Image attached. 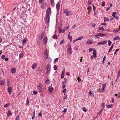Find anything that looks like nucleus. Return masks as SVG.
I'll return each instance as SVG.
<instances>
[{"mask_svg": "<svg viewBox=\"0 0 120 120\" xmlns=\"http://www.w3.org/2000/svg\"><path fill=\"white\" fill-rule=\"evenodd\" d=\"M93 55H96V51L94 49L93 50Z\"/></svg>", "mask_w": 120, "mask_h": 120, "instance_id": "nucleus-28", "label": "nucleus"}, {"mask_svg": "<svg viewBox=\"0 0 120 120\" xmlns=\"http://www.w3.org/2000/svg\"><path fill=\"white\" fill-rule=\"evenodd\" d=\"M92 26L94 27H95L96 26V24L95 23H93L92 24Z\"/></svg>", "mask_w": 120, "mask_h": 120, "instance_id": "nucleus-57", "label": "nucleus"}, {"mask_svg": "<svg viewBox=\"0 0 120 120\" xmlns=\"http://www.w3.org/2000/svg\"><path fill=\"white\" fill-rule=\"evenodd\" d=\"M12 113H11V111L10 110H9L7 113V115L8 117H9V116H12Z\"/></svg>", "mask_w": 120, "mask_h": 120, "instance_id": "nucleus-12", "label": "nucleus"}, {"mask_svg": "<svg viewBox=\"0 0 120 120\" xmlns=\"http://www.w3.org/2000/svg\"><path fill=\"white\" fill-rule=\"evenodd\" d=\"M120 71H119L117 75L120 76Z\"/></svg>", "mask_w": 120, "mask_h": 120, "instance_id": "nucleus-64", "label": "nucleus"}, {"mask_svg": "<svg viewBox=\"0 0 120 120\" xmlns=\"http://www.w3.org/2000/svg\"><path fill=\"white\" fill-rule=\"evenodd\" d=\"M47 41V38L46 36H45L43 38V41L44 43L46 44Z\"/></svg>", "mask_w": 120, "mask_h": 120, "instance_id": "nucleus-7", "label": "nucleus"}, {"mask_svg": "<svg viewBox=\"0 0 120 120\" xmlns=\"http://www.w3.org/2000/svg\"><path fill=\"white\" fill-rule=\"evenodd\" d=\"M50 70H48V69H47L46 70V73L47 74L49 75L50 73Z\"/></svg>", "mask_w": 120, "mask_h": 120, "instance_id": "nucleus-34", "label": "nucleus"}, {"mask_svg": "<svg viewBox=\"0 0 120 120\" xmlns=\"http://www.w3.org/2000/svg\"><path fill=\"white\" fill-rule=\"evenodd\" d=\"M113 44L111 46V47L109 49V50L108 52V53H109V52H110L111 51L112 49L113 48Z\"/></svg>", "mask_w": 120, "mask_h": 120, "instance_id": "nucleus-25", "label": "nucleus"}, {"mask_svg": "<svg viewBox=\"0 0 120 120\" xmlns=\"http://www.w3.org/2000/svg\"><path fill=\"white\" fill-rule=\"evenodd\" d=\"M87 43L88 44H91L92 43V41L90 40L87 41Z\"/></svg>", "mask_w": 120, "mask_h": 120, "instance_id": "nucleus-30", "label": "nucleus"}, {"mask_svg": "<svg viewBox=\"0 0 120 120\" xmlns=\"http://www.w3.org/2000/svg\"><path fill=\"white\" fill-rule=\"evenodd\" d=\"M67 111V109L66 108L64 110L62 111V112H66Z\"/></svg>", "mask_w": 120, "mask_h": 120, "instance_id": "nucleus-58", "label": "nucleus"}, {"mask_svg": "<svg viewBox=\"0 0 120 120\" xmlns=\"http://www.w3.org/2000/svg\"><path fill=\"white\" fill-rule=\"evenodd\" d=\"M58 58H56L54 60V63L55 64L56 62L58 61Z\"/></svg>", "mask_w": 120, "mask_h": 120, "instance_id": "nucleus-44", "label": "nucleus"}, {"mask_svg": "<svg viewBox=\"0 0 120 120\" xmlns=\"http://www.w3.org/2000/svg\"><path fill=\"white\" fill-rule=\"evenodd\" d=\"M105 1H103L102 3L101 4V5L102 6H105Z\"/></svg>", "mask_w": 120, "mask_h": 120, "instance_id": "nucleus-48", "label": "nucleus"}, {"mask_svg": "<svg viewBox=\"0 0 120 120\" xmlns=\"http://www.w3.org/2000/svg\"><path fill=\"white\" fill-rule=\"evenodd\" d=\"M87 9L88 10L91 9V7L90 6H89L87 8Z\"/></svg>", "mask_w": 120, "mask_h": 120, "instance_id": "nucleus-62", "label": "nucleus"}, {"mask_svg": "<svg viewBox=\"0 0 120 120\" xmlns=\"http://www.w3.org/2000/svg\"><path fill=\"white\" fill-rule=\"evenodd\" d=\"M65 72V70H63L62 72V74H61V78L63 79L64 78V73Z\"/></svg>", "mask_w": 120, "mask_h": 120, "instance_id": "nucleus-13", "label": "nucleus"}, {"mask_svg": "<svg viewBox=\"0 0 120 120\" xmlns=\"http://www.w3.org/2000/svg\"><path fill=\"white\" fill-rule=\"evenodd\" d=\"M48 90L49 92L50 93H51L52 92V91L53 90V89L52 88L49 87L48 88Z\"/></svg>", "mask_w": 120, "mask_h": 120, "instance_id": "nucleus-18", "label": "nucleus"}, {"mask_svg": "<svg viewBox=\"0 0 120 120\" xmlns=\"http://www.w3.org/2000/svg\"><path fill=\"white\" fill-rule=\"evenodd\" d=\"M43 85L42 84H39L37 86L39 92H41L42 90Z\"/></svg>", "mask_w": 120, "mask_h": 120, "instance_id": "nucleus-4", "label": "nucleus"}, {"mask_svg": "<svg viewBox=\"0 0 120 120\" xmlns=\"http://www.w3.org/2000/svg\"><path fill=\"white\" fill-rule=\"evenodd\" d=\"M68 47L67 49L68 53L69 55H71L72 53V51L71 50V46L70 44L68 45Z\"/></svg>", "mask_w": 120, "mask_h": 120, "instance_id": "nucleus-3", "label": "nucleus"}, {"mask_svg": "<svg viewBox=\"0 0 120 120\" xmlns=\"http://www.w3.org/2000/svg\"><path fill=\"white\" fill-rule=\"evenodd\" d=\"M57 66H56V65H54V66L53 68L54 69V70H57Z\"/></svg>", "mask_w": 120, "mask_h": 120, "instance_id": "nucleus-41", "label": "nucleus"}, {"mask_svg": "<svg viewBox=\"0 0 120 120\" xmlns=\"http://www.w3.org/2000/svg\"><path fill=\"white\" fill-rule=\"evenodd\" d=\"M9 105V103H8L5 105L4 106V107H8Z\"/></svg>", "mask_w": 120, "mask_h": 120, "instance_id": "nucleus-39", "label": "nucleus"}, {"mask_svg": "<svg viewBox=\"0 0 120 120\" xmlns=\"http://www.w3.org/2000/svg\"><path fill=\"white\" fill-rule=\"evenodd\" d=\"M7 85L8 86H10V81L9 79L7 80Z\"/></svg>", "mask_w": 120, "mask_h": 120, "instance_id": "nucleus-20", "label": "nucleus"}, {"mask_svg": "<svg viewBox=\"0 0 120 120\" xmlns=\"http://www.w3.org/2000/svg\"><path fill=\"white\" fill-rule=\"evenodd\" d=\"M11 71L12 73H15L16 72V69L15 68H11Z\"/></svg>", "mask_w": 120, "mask_h": 120, "instance_id": "nucleus-9", "label": "nucleus"}, {"mask_svg": "<svg viewBox=\"0 0 120 120\" xmlns=\"http://www.w3.org/2000/svg\"><path fill=\"white\" fill-rule=\"evenodd\" d=\"M116 14V12H113L112 15V16H113V17H116V16H115V14Z\"/></svg>", "mask_w": 120, "mask_h": 120, "instance_id": "nucleus-40", "label": "nucleus"}, {"mask_svg": "<svg viewBox=\"0 0 120 120\" xmlns=\"http://www.w3.org/2000/svg\"><path fill=\"white\" fill-rule=\"evenodd\" d=\"M119 31L118 30H113V32L114 33H116Z\"/></svg>", "mask_w": 120, "mask_h": 120, "instance_id": "nucleus-46", "label": "nucleus"}, {"mask_svg": "<svg viewBox=\"0 0 120 120\" xmlns=\"http://www.w3.org/2000/svg\"><path fill=\"white\" fill-rule=\"evenodd\" d=\"M60 4L59 3H58L57 4L56 6V8L57 11H58L60 9Z\"/></svg>", "mask_w": 120, "mask_h": 120, "instance_id": "nucleus-11", "label": "nucleus"}, {"mask_svg": "<svg viewBox=\"0 0 120 120\" xmlns=\"http://www.w3.org/2000/svg\"><path fill=\"white\" fill-rule=\"evenodd\" d=\"M96 36H99L100 37H103L105 36V35L104 34H103L101 33H99L96 34Z\"/></svg>", "mask_w": 120, "mask_h": 120, "instance_id": "nucleus-10", "label": "nucleus"}, {"mask_svg": "<svg viewBox=\"0 0 120 120\" xmlns=\"http://www.w3.org/2000/svg\"><path fill=\"white\" fill-rule=\"evenodd\" d=\"M38 116H42V113L41 112H40L38 114Z\"/></svg>", "mask_w": 120, "mask_h": 120, "instance_id": "nucleus-51", "label": "nucleus"}, {"mask_svg": "<svg viewBox=\"0 0 120 120\" xmlns=\"http://www.w3.org/2000/svg\"><path fill=\"white\" fill-rule=\"evenodd\" d=\"M101 90V91H99V89H98V90L99 91L100 93L103 92H104L105 91V88H102V87Z\"/></svg>", "mask_w": 120, "mask_h": 120, "instance_id": "nucleus-22", "label": "nucleus"}, {"mask_svg": "<svg viewBox=\"0 0 120 120\" xmlns=\"http://www.w3.org/2000/svg\"><path fill=\"white\" fill-rule=\"evenodd\" d=\"M82 37L81 36L79 37L77 39H76V40H80L82 38Z\"/></svg>", "mask_w": 120, "mask_h": 120, "instance_id": "nucleus-43", "label": "nucleus"}, {"mask_svg": "<svg viewBox=\"0 0 120 120\" xmlns=\"http://www.w3.org/2000/svg\"><path fill=\"white\" fill-rule=\"evenodd\" d=\"M51 11L50 8L48 9L46 11L45 15V21L46 22L48 23L49 22L50 16L49 15L51 14Z\"/></svg>", "mask_w": 120, "mask_h": 120, "instance_id": "nucleus-1", "label": "nucleus"}, {"mask_svg": "<svg viewBox=\"0 0 120 120\" xmlns=\"http://www.w3.org/2000/svg\"><path fill=\"white\" fill-rule=\"evenodd\" d=\"M51 65L50 64H48L47 65V69L50 70L51 69Z\"/></svg>", "mask_w": 120, "mask_h": 120, "instance_id": "nucleus-17", "label": "nucleus"}, {"mask_svg": "<svg viewBox=\"0 0 120 120\" xmlns=\"http://www.w3.org/2000/svg\"><path fill=\"white\" fill-rule=\"evenodd\" d=\"M64 40H62L60 42V44L61 45L64 43Z\"/></svg>", "mask_w": 120, "mask_h": 120, "instance_id": "nucleus-45", "label": "nucleus"}, {"mask_svg": "<svg viewBox=\"0 0 120 120\" xmlns=\"http://www.w3.org/2000/svg\"><path fill=\"white\" fill-rule=\"evenodd\" d=\"M52 38L55 39H57L58 38V37L56 35H54L52 37Z\"/></svg>", "mask_w": 120, "mask_h": 120, "instance_id": "nucleus-33", "label": "nucleus"}, {"mask_svg": "<svg viewBox=\"0 0 120 120\" xmlns=\"http://www.w3.org/2000/svg\"><path fill=\"white\" fill-rule=\"evenodd\" d=\"M105 19V18H104V19ZM106 21H108L109 22V19L107 17L105 18V19L104 20V22H105Z\"/></svg>", "mask_w": 120, "mask_h": 120, "instance_id": "nucleus-38", "label": "nucleus"}, {"mask_svg": "<svg viewBox=\"0 0 120 120\" xmlns=\"http://www.w3.org/2000/svg\"><path fill=\"white\" fill-rule=\"evenodd\" d=\"M98 28L99 29H100V30H104V29L103 28V27H98Z\"/></svg>", "mask_w": 120, "mask_h": 120, "instance_id": "nucleus-29", "label": "nucleus"}, {"mask_svg": "<svg viewBox=\"0 0 120 120\" xmlns=\"http://www.w3.org/2000/svg\"><path fill=\"white\" fill-rule=\"evenodd\" d=\"M20 117L19 116H17L15 120H20Z\"/></svg>", "mask_w": 120, "mask_h": 120, "instance_id": "nucleus-32", "label": "nucleus"}, {"mask_svg": "<svg viewBox=\"0 0 120 120\" xmlns=\"http://www.w3.org/2000/svg\"><path fill=\"white\" fill-rule=\"evenodd\" d=\"M117 39H120V38L118 36H117L116 37H115L113 39V40L115 41Z\"/></svg>", "mask_w": 120, "mask_h": 120, "instance_id": "nucleus-24", "label": "nucleus"}, {"mask_svg": "<svg viewBox=\"0 0 120 120\" xmlns=\"http://www.w3.org/2000/svg\"><path fill=\"white\" fill-rule=\"evenodd\" d=\"M51 4L52 6L54 5V0H51Z\"/></svg>", "mask_w": 120, "mask_h": 120, "instance_id": "nucleus-21", "label": "nucleus"}, {"mask_svg": "<svg viewBox=\"0 0 120 120\" xmlns=\"http://www.w3.org/2000/svg\"><path fill=\"white\" fill-rule=\"evenodd\" d=\"M107 41H103L102 42H98V45H104V44H106L107 43Z\"/></svg>", "mask_w": 120, "mask_h": 120, "instance_id": "nucleus-6", "label": "nucleus"}, {"mask_svg": "<svg viewBox=\"0 0 120 120\" xmlns=\"http://www.w3.org/2000/svg\"><path fill=\"white\" fill-rule=\"evenodd\" d=\"M106 107L108 108H112L113 107V106L112 104H111L110 105H106Z\"/></svg>", "mask_w": 120, "mask_h": 120, "instance_id": "nucleus-16", "label": "nucleus"}, {"mask_svg": "<svg viewBox=\"0 0 120 120\" xmlns=\"http://www.w3.org/2000/svg\"><path fill=\"white\" fill-rule=\"evenodd\" d=\"M37 64H36L35 63L32 65V69H35L36 67Z\"/></svg>", "mask_w": 120, "mask_h": 120, "instance_id": "nucleus-19", "label": "nucleus"}, {"mask_svg": "<svg viewBox=\"0 0 120 120\" xmlns=\"http://www.w3.org/2000/svg\"><path fill=\"white\" fill-rule=\"evenodd\" d=\"M33 94H34L36 95L37 94V92L36 91H34L33 92Z\"/></svg>", "mask_w": 120, "mask_h": 120, "instance_id": "nucleus-53", "label": "nucleus"}, {"mask_svg": "<svg viewBox=\"0 0 120 120\" xmlns=\"http://www.w3.org/2000/svg\"><path fill=\"white\" fill-rule=\"evenodd\" d=\"M63 13L65 14L67 16H68L72 15V13L70 11H68L66 9H64L63 11Z\"/></svg>", "mask_w": 120, "mask_h": 120, "instance_id": "nucleus-2", "label": "nucleus"}, {"mask_svg": "<svg viewBox=\"0 0 120 120\" xmlns=\"http://www.w3.org/2000/svg\"><path fill=\"white\" fill-rule=\"evenodd\" d=\"M44 55L45 56V59H47L48 58V55L47 53V49H46L44 51Z\"/></svg>", "mask_w": 120, "mask_h": 120, "instance_id": "nucleus-5", "label": "nucleus"}, {"mask_svg": "<svg viewBox=\"0 0 120 120\" xmlns=\"http://www.w3.org/2000/svg\"><path fill=\"white\" fill-rule=\"evenodd\" d=\"M26 41V40L25 39H24L23 41L22 42V43L23 44H25V43Z\"/></svg>", "mask_w": 120, "mask_h": 120, "instance_id": "nucleus-55", "label": "nucleus"}, {"mask_svg": "<svg viewBox=\"0 0 120 120\" xmlns=\"http://www.w3.org/2000/svg\"><path fill=\"white\" fill-rule=\"evenodd\" d=\"M67 90L66 89H65L63 90V92L64 94H65V93L66 92Z\"/></svg>", "mask_w": 120, "mask_h": 120, "instance_id": "nucleus-49", "label": "nucleus"}, {"mask_svg": "<svg viewBox=\"0 0 120 120\" xmlns=\"http://www.w3.org/2000/svg\"><path fill=\"white\" fill-rule=\"evenodd\" d=\"M83 110L85 112H86L87 110L85 107H83L82 108Z\"/></svg>", "mask_w": 120, "mask_h": 120, "instance_id": "nucleus-42", "label": "nucleus"}, {"mask_svg": "<svg viewBox=\"0 0 120 120\" xmlns=\"http://www.w3.org/2000/svg\"><path fill=\"white\" fill-rule=\"evenodd\" d=\"M93 49L90 48L89 49V51L90 52H91L93 50Z\"/></svg>", "mask_w": 120, "mask_h": 120, "instance_id": "nucleus-56", "label": "nucleus"}, {"mask_svg": "<svg viewBox=\"0 0 120 120\" xmlns=\"http://www.w3.org/2000/svg\"><path fill=\"white\" fill-rule=\"evenodd\" d=\"M108 45L109 46H110L111 45L112 43V42L111 41L109 40L108 41Z\"/></svg>", "mask_w": 120, "mask_h": 120, "instance_id": "nucleus-37", "label": "nucleus"}, {"mask_svg": "<svg viewBox=\"0 0 120 120\" xmlns=\"http://www.w3.org/2000/svg\"><path fill=\"white\" fill-rule=\"evenodd\" d=\"M44 3V0H39V3L40 4H43Z\"/></svg>", "mask_w": 120, "mask_h": 120, "instance_id": "nucleus-23", "label": "nucleus"}, {"mask_svg": "<svg viewBox=\"0 0 120 120\" xmlns=\"http://www.w3.org/2000/svg\"><path fill=\"white\" fill-rule=\"evenodd\" d=\"M68 38L70 40H71V39H72V37L70 36L69 34H68Z\"/></svg>", "mask_w": 120, "mask_h": 120, "instance_id": "nucleus-36", "label": "nucleus"}, {"mask_svg": "<svg viewBox=\"0 0 120 120\" xmlns=\"http://www.w3.org/2000/svg\"><path fill=\"white\" fill-rule=\"evenodd\" d=\"M74 49H75V50H78V48H77V47H75L74 48Z\"/></svg>", "mask_w": 120, "mask_h": 120, "instance_id": "nucleus-61", "label": "nucleus"}, {"mask_svg": "<svg viewBox=\"0 0 120 120\" xmlns=\"http://www.w3.org/2000/svg\"><path fill=\"white\" fill-rule=\"evenodd\" d=\"M119 49H116V51L114 53V54L115 55L116 53V52L119 50Z\"/></svg>", "mask_w": 120, "mask_h": 120, "instance_id": "nucleus-52", "label": "nucleus"}, {"mask_svg": "<svg viewBox=\"0 0 120 120\" xmlns=\"http://www.w3.org/2000/svg\"><path fill=\"white\" fill-rule=\"evenodd\" d=\"M49 82H50V81L48 79L46 80L45 81V82L46 84H49Z\"/></svg>", "mask_w": 120, "mask_h": 120, "instance_id": "nucleus-35", "label": "nucleus"}, {"mask_svg": "<svg viewBox=\"0 0 120 120\" xmlns=\"http://www.w3.org/2000/svg\"><path fill=\"white\" fill-rule=\"evenodd\" d=\"M69 28V27L68 26H67L66 27H65L64 28V29L65 30H67Z\"/></svg>", "mask_w": 120, "mask_h": 120, "instance_id": "nucleus-60", "label": "nucleus"}, {"mask_svg": "<svg viewBox=\"0 0 120 120\" xmlns=\"http://www.w3.org/2000/svg\"><path fill=\"white\" fill-rule=\"evenodd\" d=\"M7 90L9 94H10L11 93L12 91V87H9L7 89Z\"/></svg>", "mask_w": 120, "mask_h": 120, "instance_id": "nucleus-8", "label": "nucleus"}, {"mask_svg": "<svg viewBox=\"0 0 120 120\" xmlns=\"http://www.w3.org/2000/svg\"><path fill=\"white\" fill-rule=\"evenodd\" d=\"M44 36V34L43 33L41 35V37H39V39L40 40H41L43 37Z\"/></svg>", "mask_w": 120, "mask_h": 120, "instance_id": "nucleus-26", "label": "nucleus"}, {"mask_svg": "<svg viewBox=\"0 0 120 120\" xmlns=\"http://www.w3.org/2000/svg\"><path fill=\"white\" fill-rule=\"evenodd\" d=\"M76 26V25L75 24L72 27V28H74Z\"/></svg>", "mask_w": 120, "mask_h": 120, "instance_id": "nucleus-63", "label": "nucleus"}, {"mask_svg": "<svg viewBox=\"0 0 120 120\" xmlns=\"http://www.w3.org/2000/svg\"><path fill=\"white\" fill-rule=\"evenodd\" d=\"M5 81L4 80H2L1 81L0 85L2 86H4V84Z\"/></svg>", "mask_w": 120, "mask_h": 120, "instance_id": "nucleus-14", "label": "nucleus"}, {"mask_svg": "<svg viewBox=\"0 0 120 120\" xmlns=\"http://www.w3.org/2000/svg\"><path fill=\"white\" fill-rule=\"evenodd\" d=\"M105 105V104L104 103H103L101 104V106L102 107H104Z\"/></svg>", "mask_w": 120, "mask_h": 120, "instance_id": "nucleus-59", "label": "nucleus"}, {"mask_svg": "<svg viewBox=\"0 0 120 120\" xmlns=\"http://www.w3.org/2000/svg\"><path fill=\"white\" fill-rule=\"evenodd\" d=\"M29 101L28 98H27V99L26 102V104L27 105H29Z\"/></svg>", "mask_w": 120, "mask_h": 120, "instance_id": "nucleus-31", "label": "nucleus"}, {"mask_svg": "<svg viewBox=\"0 0 120 120\" xmlns=\"http://www.w3.org/2000/svg\"><path fill=\"white\" fill-rule=\"evenodd\" d=\"M23 54L22 53H21L19 54V57L20 58H21L23 57Z\"/></svg>", "mask_w": 120, "mask_h": 120, "instance_id": "nucleus-27", "label": "nucleus"}, {"mask_svg": "<svg viewBox=\"0 0 120 120\" xmlns=\"http://www.w3.org/2000/svg\"><path fill=\"white\" fill-rule=\"evenodd\" d=\"M5 57V56L4 55H2L1 56V58L3 60H4V58Z\"/></svg>", "mask_w": 120, "mask_h": 120, "instance_id": "nucleus-47", "label": "nucleus"}, {"mask_svg": "<svg viewBox=\"0 0 120 120\" xmlns=\"http://www.w3.org/2000/svg\"><path fill=\"white\" fill-rule=\"evenodd\" d=\"M103 109H101L100 110V111L98 113V115L99 114H100L101 113V112L103 111Z\"/></svg>", "mask_w": 120, "mask_h": 120, "instance_id": "nucleus-50", "label": "nucleus"}, {"mask_svg": "<svg viewBox=\"0 0 120 120\" xmlns=\"http://www.w3.org/2000/svg\"><path fill=\"white\" fill-rule=\"evenodd\" d=\"M59 32L60 33H64L65 32V30H62L60 28L59 29Z\"/></svg>", "mask_w": 120, "mask_h": 120, "instance_id": "nucleus-15", "label": "nucleus"}, {"mask_svg": "<svg viewBox=\"0 0 120 120\" xmlns=\"http://www.w3.org/2000/svg\"><path fill=\"white\" fill-rule=\"evenodd\" d=\"M106 86V84H102V87L105 88V87Z\"/></svg>", "mask_w": 120, "mask_h": 120, "instance_id": "nucleus-54", "label": "nucleus"}]
</instances>
